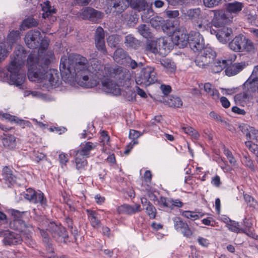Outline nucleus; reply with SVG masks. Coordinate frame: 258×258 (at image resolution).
I'll return each mask as SVG.
<instances>
[{"instance_id":"nucleus-1","label":"nucleus","mask_w":258,"mask_h":258,"mask_svg":"<svg viewBox=\"0 0 258 258\" xmlns=\"http://www.w3.org/2000/svg\"><path fill=\"white\" fill-rule=\"evenodd\" d=\"M49 57L41 54L39 51H32L28 56L27 66L28 77L31 81L48 82L51 87H57L61 80L64 82L75 78L78 84L84 88H93L98 84V81L91 79L89 81L88 61L87 58L77 53L70 54L68 57H61L60 61L59 73L57 70L49 69L48 67L50 63V58L53 53L49 52Z\"/></svg>"},{"instance_id":"nucleus-2","label":"nucleus","mask_w":258,"mask_h":258,"mask_svg":"<svg viewBox=\"0 0 258 258\" xmlns=\"http://www.w3.org/2000/svg\"><path fill=\"white\" fill-rule=\"evenodd\" d=\"M109 66H104L100 60L97 58H93L88 62L89 81L91 79L101 80L103 90L106 93L117 95L120 93V89L114 81L111 80L106 77L107 71L106 69L109 68Z\"/></svg>"},{"instance_id":"nucleus-3","label":"nucleus","mask_w":258,"mask_h":258,"mask_svg":"<svg viewBox=\"0 0 258 258\" xmlns=\"http://www.w3.org/2000/svg\"><path fill=\"white\" fill-rule=\"evenodd\" d=\"M19 52H14V58L8 68L10 73V80L12 83L17 86H21L26 79L25 74L21 71V68L24 64V60L22 58L23 48L20 47Z\"/></svg>"},{"instance_id":"nucleus-4","label":"nucleus","mask_w":258,"mask_h":258,"mask_svg":"<svg viewBox=\"0 0 258 258\" xmlns=\"http://www.w3.org/2000/svg\"><path fill=\"white\" fill-rule=\"evenodd\" d=\"M244 7L243 3L237 1L226 4L225 11H213L214 17L212 24L216 26L224 25L233 18L232 14H237Z\"/></svg>"},{"instance_id":"nucleus-5","label":"nucleus","mask_w":258,"mask_h":258,"mask_svg":"<svg viewBox=\"0 0 258 258\" xmlns=\"http://www.w3.org/2000/svg\"><path fill=\"white\" fill-rule=\"evenodd\" d=\"M230 49L235 52L246 51L248 53H254L256 48L252 41L242 34L236 37L228 44Z\"/></svg>"},{"instance_id":"nucleus-6","label":"nucleus","mask_w":258,"mask_h":258,"mask_svg":"<svg viewBox=\"0 0 258 258\" xmlns=\"http://www.w3.org/2000/svg\"><path fill=\"white\" fill-rule=\"evenodd\" d=\"M157 73L153 67L147 66L143 68L136 78V82L139 85L149 86L157 81Z\"/></svg>"},{"instance_id":"nucleus-7","label":"nucleus","mask_w":258,"mask_h":258,"mask_svg":"<svg viewBox=\"0 0 258 258\" xmlns=\"http://www.w3.org/2000/svg\"><path fill=\"white\" fill-rule=\"evenodd\" d=\"M217 54L215 51L210 47H205L200 51L196 58L195 62L197 66L201 68L209 66L216 58Z\"/></svg>"},{"instance_id":"nucleus-8","label":"nucleus","mask_w":258,"mask_h":258,"mask_svg":"<svg viewBox=\"0 0 258 258\" xmlns=\"http://www.w3.org/2000/svg\"><path fill=\"white\" fill-rule=\"evenodd\" d=\"M107 75L106 78H113L115 81L120 84H124V82L130 80L131 78V73L128 70L122 67H117L113 68L111 67L106 69Z\"/></svg>"},{"instance_id":"nucleus-9","label":"nucleus","mask_w":258,"mask_h":258,"mask_svg":"<svg viewBox=\"0 0 258 258\" xmlns=\"http://www.w3.org/2000/svg\"><path fill=\"white\" fill-rule=\"evenodd\" d=\"M44 222L47 223V230L54 238L58 241L63 240V242H66L69 235L67 230L63 226L54 222H48L47 220Z\"/></svg>"},{"instance_id":"nucleus-10","label":"nucleus","mask_w":258,"mask_h":258,"mask_svg":"<svg viewBox=\"0 0 258 258\" xmlns=\"http://www.w3.org/2000/svg\"><path fill=\"white\" fill-rule=\"evenodd\" d=\"M181 12L185 19L190 20L194 23L197 30L202 31L205 30V26L201 22V11L200 8L188 10L182 8L181 10Z\"/></svg>"},{"instance_id":"nucleus-11","label":"nucleus","mask_w":258,"mask_h":258,"mask_svg":"<svg viewBox=\"0 0 258 258\" xmlns=\"http://www.w3.org/2000/svg\"><path fill=\"white\" fill-rule=\"evenodd\" d=\"M24 197L30 202L39 204L41 207L45 208L47 205V201L44 194L40 190L36 191L32 188H28L24 194Z\"/></svg>"},{"instance_id":"nucleus-12","label":"nucleus","mask_w":258,"mask_h":258,"mask_svg":"<svg viewBox=\"0 0 258 258\" xmlns=\"http://www.w3.org/2000/svg\"><path fill=\"white\" fill-rule=\"evenodd\" d=\"M41 33L36 29L30 30L27 32L24 38L26 46L30 49L38 48L41 41Z\"/></svg>"},{"instance_id":"nucleus-13","label":"nucleus","mask_w":258,"mask_h":258,"mask_svg":"<svg viewBox=\"0 0 258 258\" xmlns=\"http://www.w3.org/2000/svg\"><path fill=\"white\" fill-rule=\"evenodd\" d=\"M81 17L83 20L90 21L93 23H98L103 18L104 14L100 11L88 7L83 10Z\"/></svg>"},{"instance_id":"nucleus-14","label":"nucleus","mask_w":258,"mask_h":258,"mask_svg":"<svg viewBox=\"0 0 258 258\" xmlns=\"http://www.w3.org/2000/svg\"><path fill=\"white\" fill-rule=\"evenodd\" d=\"M0 237L3 238V243L6 246H12L21 244V234L9 230L0 231Z\"/></svg>"},{"instance_id":"nucleus-15","label":"nucleus","mask_w":258,"mask_h":258,"mask_svg":"<svg viewBox=\"0 0 258 258\" xmlns=\"http://www.w3.org/2000/svg\"><path fill=\"white\" fill-rule=\"evenodd\" d=\"M189 38L188 45L194 52L200 51L205 47L204 38L199 32H191Z\"/></svg>"},{"instance_id":"nucleus-16","label":"nucleus","mask_w":258,"mask_h":258,"mask_svg":"<svg viewBox=\"0 0 258 258\" xmlns=\"http://www.w3.org/2000/svg\"><path fill=\"white\" fill-rule=\"evenodd\" d=\"M174 229L178 232H180L183 236L190 238L192 234V231L189 227L188 224L183 221L179 217H174L172 218Z\"/></svg>"},{"instance_id":"nucleus-17","label":"nucleus","mask_w":258,"mask_h":258,"mask_svg":"<svg viewBox=\"0 0 258 258\" xmlns=\"http://www.w3.org/2000/svg\"><path fill=\"white\" fill-rule=\"evenodd\" d=\"M94 41L96 49L103 55L107 54V50L104 40V31L101 27H98L95 32Z\"/></svg>"},{"instance_id":"nucleus-18","label":"nucleus","mask_w":258,"mask_h":258,"mask_svg":"<svg viewBox=\"0 0 258 258\" xmlns=\"http://www.w3.org/2000/svg\"><path fill=\"white\" fill-rule=\"evenodd\" d=\"M3 179L8 187L14 186L17 183L18 178L14 171L9 166H5L2 171Z\"/></svg>"},{"instance_id":"nucleus-19","label":"nucleus","mask_w":258,"mask_h":258,"mask_svg":"<svg viewBox=\"0 0 258 258\" xmlns=\"http://www.w3.org/2000/svg\"><path fill=\"white\" fill-rule=\"evenodd\" d=\"M189 34L178 32L173 34L172 39L173 42L180 48H184L188 44Z\"/></svg>"},{"instance_id":"nucleus-20","label":"nucleus","mask_w":258,"mask_h":258,"mask_svg":"<svg viewBox=\"0 0 258 258\" xmlns=\"http://www.w3.org/2000/svg\"><path fill=\"white\" fill-rule=\"evenodd\" d=\"M162 22L163 20L161 17L155 16L153 17L149 23L151 24L153 28L156 29H159L162 26L164 31H166L167 33H171L173 31V26L170 25L169 23L162 25Z\"/></svg>"},{"instance_id":"nucleus-21","label":"nucleus","mask_w":258,"mask_h":258,"mask_svg":"<svg viewBox=\"0 0 258 258\" xmlns=\"http://www.w3.org/2000/svg\"><path fill=\"white\" fill-rule=\"evenodd\" d=\"M117 211L119 214L133 215L141 211V206L139 204H135L132 206L128 204H123L117 209Z\"/></svg>"},{"instance_id":"nucleus-22","label":"nucleus","mask_w":258,"mask_h":258,"mask_svg":"<svg viewBox=\"0 0 258 258\" xmlns=\"http://www.w3.org/2000/svg\"><path fill=\"white\" fill-rule=\"evenodd\" d=\"M96 147V145L92 142H86L82 144L80 149L76 152V155L84 158H88L90 156L91 151Z\"/></svg>"},{"instance_id":"nucleus-23","label":"nucleus","mask_w":258,"mask_h":258,"mask_svg":"<svg viewBox=\"0 0 258 258\" xmlns=\"http://www.w3.org/2000/svg\"><path fill=\"white\" fill-rule=\"evenodd\" d=\"M130 0H112L111 5L114 9L113 12L120 14L123 12L130 6Z\"/></svg>"},{"instance_id":"nucleus-24","label":"nucleus","mask_w":258,"mask_h":258,"mask_svg":"<svg viewBox=\"0 0 258 258\" xmlns=\"http://www.w3.org/2000/svg\"><path fill=\"white\" fill-rule=\"evenodd\" d=\"M162 43L163 45L165 44V41L163 39L159 38L156 41H151L148 42L145 47V50L147 52H150L154 54H157L160 50V44Z\"/></svg>"},{"instance_id":"nucleus-25","label":"nucleus","mask_w":258,"mask_h":258,"mask_svg":"<svg viewBox=\"0 0 258 258\" xmlns=\"http://www.w3.org/2000/svg\"><path fill=\"white\" fill-rule=\"evenodd\" d=\"M245 67V62L234 63L226 69V75L228 76L235 75L241 72Z\"/></svg>"},{"instance_id":"nucleus-26","label":"nucleus","mask_w":258,"mask_h":258,"mask_svg":"<svg viewBox=\"0 0 258 258\" xmlns=\"http://www.w3.org/2000/svg\"><path fill=\"white\" fill-rule=\"evenodd\" d=\"M21 243L24 242L28 246L35 248L37 246L35 240L33 238L31 232L22 230L21 233Z\"/></svg>"},{"instance_id":"nucleus-27","label":"nucleus","mask_w":258,"mask_h":258,"mask_svg":"<svg viewBox=\"0 0 258 258\" xmlns=\"http://www.w3.org/2000/svg\"><path fill=\"white\" fill-rule=\"evenodd\" d=\"M243 89L250 95L251 93L255 92L257 89L258 80L248 78L243 85Z\"/></svg>"},{"instance_id":"nucleus-28","label":"nucleus","mask_w":258,"mask_h":258,"mask_svg":"<svg viewBox=\"0 0 258 258\" xmlns=\"http://www.w3.org/2000/svg\"><path fill=\"white\" fill-rule=\"evenodd\" d=\"M227 65L226 60L215 59L209 66L211 67V72L216 74L221 72Z\"/></svg>"},{"instance_id":"nucleus-29","label":"nucleus","mask_w":258,"mask_h":258,"mask_svg":"<svg viewBox=\"0 0 258 258\" xmlns=\"http://www.w3.org/2000/svg\"><path fill=\"white\" fill-rule=\"evenodd\" d=\"M166 104L169 107L180 108L182 106V101L181 98L177 96L170 95L164 99Z\"/></svg>"},{"instance_id":"nucleus-30","label":"nucleus","mask_w":258,"mask_h":258,"mask_svg":"<svg viewBox=\"0 0 258 258\" xmlns=\"http://www.w3.org/2000/svg\"><path fill=\"white\" fill-rule=\"evenodd\" d=\"M86 213L88 215V220L90 222L91 226L95 229L101 227V222L97 217V213L96 211L87 209Z\"/></svg>"},{"instance_id":"nucleus-31","label":"nucleus","mask_w":258,"mask_h":258,"mask_svg":"<svg viewBox=\"0 0 258 258\" xmlns=\"http://www.w3.org/2000/svg\"><path fill=\"white\" fill-rule=\"evenodd\" d=\"M124 43L126 47L134 49H138L140 46V42L132 34L125 36Z\"/></svg>"},{"instance_id":"nucleus-32","label":"nucleus","mask_w":258,"mask_h":258,"mask_svg":"<svg viewBox=\"0 0 258 258\" xmlns=\"http://www.w3.org/2000/svg\"><path fill=\"white\" fill-rule=\"evenodd\" d=\"M130 6L134 9L141 12L149 6L145 0H130Z\"/></svg>"},{"instance_id":"nucleus-33","label":"nucleus","mask_w":258,"mask_h":258,"mask_svg":"<svg viewBox=\"0 0 258 258\" xmlns=\"http://www.w3.org/2000/svg\"><path fill=\"white\" fill-rule=\"evenodd\" d=\"M204 91L207 94L211 96L213 99H218L220 96V93L218 90L215 88L210 83H206L203 85Z\"/></svg>"},{"instance_id":"nucleus-34","label":"nucleus","mask_w":258,"mask_h":258,"mask_svg":"<svg viewBox=\"0 0 258 258\" xmlns=\"http://www.w3.org/2000/svg\"><path fill=\"white\" fill-rule=\"evenodd\" d=\"M6 137L2 139V143L4 146L9 149H14L16 145V138L12 135H6Z\"/></svg>"},{"instance_id":"nucleus-35","label":"nucleus","mask_w":258,"mask_h":258,"mask_svg":"<svg viewBox=\"0 0 258 258\" xmlns=\"http://www.w3.org/2000/svg\"><path fill=\"white\" fill-rule=\"evenodd\" d=\"M122 38L121 35L118 34H112L107 38L108 45L111 48H115L118 46L122 41Z\"/></svg>"},{"instance_id":"nucleus-36","label":"nucleus","mask_w":258,"mask_h":258,"mask_svg":"<svg viewBox=\"0 0 258 258\" xmlns=\"http://www.w3.org/2000/svg\"><path fill=\"white\" fill-rule=\"evenodd\" d=\"M141 18L143 22L145 23H149L152 19L154 16V11L152 8L148 6L147 8L142 11Z\"/></svg>"},{"instance_id":"nucleus-37","label":"nucleus","mask_w":258,"mask_h":258,"mask_svg":"<svg viewBox=\"0 0 258 258\" xmlns=\"http://www.w3.org/2000/svg\"><path fill=\"white\" fill-rule=\"evenodd\" d=\"M45 220H46L42 221V222H43L42 224V225L43 224L47 225V223H46L44 222ZM37 229L39 231V233H40L41 237L42 239V241H43L44 244H46L47 243L51 242V238L49 237V235L47 232V231H48L47 230V228H46V230H45V229L42 228L41 226L39 225V226L37 227Z\"/></svg>"},{"instance_id":"nucleus-38","label":"nucleus","mask_w":258,"mask_h":258,"mask_svg":"<svg viewBox=\"0 0 258 258\" xmlns=\"http://www.w3.org/2000/svg\"><path fill=\"white\" fill-rule=\"evenodd\" d=\"M232 33L231 29L224 27L219 33L217 34V39L221 42L225 43L229 39L230 34Z\"/></svg>"},{"instance_id":"nucleus-39","label":"nucleus","mask_w":258,"mask_h":258,"mask_svg":"<svg viewBox=\"0 0 258 258\" xmlns=\"http://www.w3.org/2000/svg\"><path fill=\"white\" fill-rule=\"evenodd\" d=\"M204 215V214L201 212L190 211H184L181 214L182 216L192 221H195L202 217Z\"/></svg>"},{"instance_id":"nucleus-40","label":"nucleus","mask_w":258,"mask_h":258,"mask_svg":"<svg viewBox=\"0 0 258 258\" xmlns=\"http://www.w3.org/2000/svg\"><path fill=\"white\" fill-rule=\"evenodd\" d=\"M75 163L76 168L80 172L85 169V167L87 166L88 162L86 158L82 157L76 155Z\"/></svg>"},{"instance_id":"nucleus-41","label":"nucleus","mask_w":258,"mask_h":258,"mask_svg":"<svg viewBox=\"0 0 258 258\" xmlns=\"http://www.w3.org/2000/svg\"><path fill=\"white\" fill-rule=\"evenodd\" d=\"M129 55L121 48H117L114 52L113 58L118 62L120 59H127Z\"/></svg>"},{"instance_id":"nucleus-42","label":"nucleus","mask_w":258,"mask_h":258,"mask_svg":"<svg viewBox=\"0 0 258 258\" xmlns=\"http://www.w3.org/2000/svg\"><path fill=\"white\" fill-rule=\"evenodd\" d=\"M121 16L123 18L124 21L126 22L129 26H133L135 25L138 22V19L136 15L131 13H125L122 15Z\"/></svg>"},{"instance_id":"nucleus-43","label":"nucleus","mask_w":258,"mask_h":258,"mask_svg":"<svg viewBox=\"0 0 258 258\" xmlns=\"http://www.w3.org/2000/svg\"><path fill=\"white\" fill-rule=\"evenodd\" d=\"M46 249V253L43 255L46 258H57V254L55 253L53 245L51 242L47 243L44 244Z\"/></svg>"},{"instance_id":"nucleus-44","label":"nucleus","mask_w":258,"mask_h":258,"mask_svg":"<svg viewBox=\"0 0 258 258\" xmlns=\"http://www.w3.org/2000/svg\"><path fill=\"white\" fill-rule=\"evenodd\" d=\"M139 33L144 38H149L152 37L149 27L145 24L140 25L138 27Z\"/></svg>"},{"instance_id":"nucleus-45","label":"nucleus","mask_w":258,"mask_h":258,"mask_svg":"<svg viewBox=\"0 0 258 258\" xmlns=\"http://www.w3.org/2000/svg\"><path fill=\"white\" fill-rule=\"evenodd\" d=\"M227 228L230 231L236 233H246L245 229L240 228L239 223L234 221L231 220L228 223Z\"/></svg>"},{"instance_id":"nucleus-46","label":"nucleus","mask_w":258,"mask_h":258,"mask_svg":"<svg viewBox=\"0 0 258 258\" xmlns=\"http://www.w3.org/2000/svg\"><path fill=\"white\" fill-rule=\"evenodd\" d=\"M38 24L37 21L34 18L29 17L23 21L21 26L23 30H25V28L36 27Z\"/></svg>"},{"instance_id":"nucleus-47","label":"nucleus","mask_w":258,"mask_h":258,"mask_svg":"<svg viewBox=\"0 0 258 258\" xmlns=\"http://www.w3.org/2000/svg\"><path fill=\"white\" fill-rule=\"evenodd\" d=\"M10 212L12 216H14V224H20L21 227H22V225H23L24 226L25 225L24 222L20 219L22 216V213L20 211H19L18 210L12 209L11 210Z\"/></svg>"},{"instance_id":"nucleus-48","label":"nucleus","mask_w":258,"mask_h":258,"mask_svg":"<svg viewBox=\"0 0 258 258\" xmlns=\"http://www.w3.org/2000/svg\"><path fill=\"white\" fill-rule=\"evenodd\" d=\"M65 222L68 228L70 229L71 233L74 237H76L78 233V230L76 227H74L73 221L69 216L65 218Z\"/></svg>"},{"instance_id":"nucleus-49","label":"nucleus","mask_w":258,"mask_h":258,"mask_svg":"<svg viewBox=\"0 0 258 258\" xmlns=\"http://www.w3.org/2000/svg\"><path fill=\"white\" fill-rule=\"evenodd\" d=\"M182 131L194 139H198L199 137L198 133L192 127L189 126H184L181 127Z\"/></svg>"},{"instance_id":"nucleus-50","label":"nucleus","mask_w":258,"mask_h":258,"mask_svg":"<svg viewBox=\"0 0 258 258\" xmlns=\"http://www.w3.org/2000/svg\"><path fill=\"white\" fill-rule=\"evenodd\" d=\"M20 38V32L18 30H13L11 31L7 37L8 43L13 44L15 43Z\"/></svg>"},{"instance_id":"nucleus-51","label":"nucleus","mask_w":258,"mask_h":258,"mask_svg":"<svg viewBox=\"0 0 258 258\" xmlns=\"http://www.w3.org/2000/svg\"><path fill=\"white\" fill-rule=\"evenodd\" d=\"M243 164L251 169V170L254 169V166L252 160L250 158V157L248 153H243V158L242 159Z\"/></svg>"},{"instance_id":"nucleus-52","label":"nucleus","mask_w":258,"mask_h":258,"mask_svg":"<svg viewBox=\"0 0 258 258\" xmlns=\"http://www.w3.org/2000/svg\"><path fill=\"white\" fill-rule=\"evenodd\" d=\"M141 136V134L139 132L134 130H131L130 131L129 138L132 140V145L131 148H133V146L138 143L137 141V139Z\"/></svg>"},{"instance_id":"nucleus-53","label":"nucleus","mask_w":258,"mask_h":258,"mask_svg":"<svg viewBox=\"0 0 258 258\" xmlns=\"http://www.w3.org/2000/svg\"><path fill=\"white\" fill-rule=\"evenodd\" d=\"M146 212L150 219H155L156 216L157 211L156 208L151 204L145 208Z\"/></svg>"},{"instance_id":"nucleus-54","label":"nucleus","mask_w":258,"mask_h":258,"mask_svg":"<svg viewBox=\"0 0 258 258\" xmlns=\"http://www.w3.org/2000/svg\"><path fill=\"white\" fill-rule=\"evenodd\" d=\"M3 117L6 119L9 120L11 122H16L18 124H21L22 122H24L25 121L23 120L19 119L18 118L16 117L15 116H13L8 113H4L3 114Z\"/></svg>"},{"instance_id":"nucleus-55","label":"nucleus","mask_w":258,"mask_h":258,"mask_svg":"<svg viewBox=\"0 0 258 258\" xmlns=\"http://www.w3.org/2000/svg\"><path fill=\"white\" fill-rule=\"evenodd\" d=\"M222 0H203L204 5L208 8H214L221 3Z\"/></svg>"},{"instance_id":"nucleus-56","label":"nucleus","mask_w":258,"mask_h":258,"mask_svg":"<svg viewBox=\"0 0 258 258\" xmlns=\"http://www.w3.org/2000/svg\"><path fill=\"white\" fill-rule=\"evenodd\" d=\"M160 62L163 66L167 69H170L172 70H174L176 68L174 62H172L170 59L168 58L163 59L160 61Z\"/></svg>"},{"instance_id":"nucleus-57","label":"nucleus","mask_w":258,"mask_h":258,"mask_svg":"<svg viewBox=\"0 0 258 258\" xmlns=\"http://www.w3.org/2000/svg\"><path fill=\"white\" fill-rule=\"evenodd\" d=\"M159 204L164 207L171 209V198H167L164 197H161L159 201Z\"/></svg>"},{"instance_id":"nucleus-58","label":"nucleus","mask_w":258,"mask_h":258,"mask_svg":"<svg viewBox=\"0 0 258 258\" xmlns=\"http://www.w3.org/2000/svg\"><path fill=\"white\" fill-rule=\"evenodd\" d=\"M49 46V39L47 37H44L42 39L41 36V41H40V45L39 46V50H46Z\"/></svg>"},{"instance_id":"nucleus-59","label":"nucleus","mask_w":258,"mask_h":258,"mask_svg":"<svg viewBox=\"0 0 258 258\" xmlns=\"http://www.w3.org/2000/svg\"><path fill=\"white\" fill-rule=\"evenodd\" d=\"M126 61L128 63V67L132 68V69H135L138 67H141L143 66L142 62L137 63L135 60L132 59L131 56H127Z\"/></svg>"},{"instance_id":"nucleus-60","label":"nucleus","mask_w":258,"mask_h":258,"mask_svg":"<svg viewBox=\"0 0 258 258\" xmlns=\"http://www.w3.org/2000/svg\"><path fill=\"white\" fill-rule=\"evenodd\" d=\"M224 153L227 157L230 163L231 164L234 165L236 163V160L233 155H232V152L228 149H225L224 150Z\"/></svg>"},{"instance_id":"nucleus-61","label":"nucleus","mask_w":258,"mask_h":258,"mask_svg":"<svg viewBox=\"0 0 258 258\" xmlns=\"http://www.w3.org/2000/svg\"><path fill=\"white\" fill-rule=\"evenodd\" d=\"M249 95L245 90L242 93L237 94L235 96V99L238 101H245L246 99H248Z\"/></svg>"},{"instance_id":"nucleus-62","label":"nucleus","mask_w":258,"mask_h":258,"mask_svg":"<svg viewBox=\"0 0 258 258\" xmlns=\"http://www.w3.org/2000/svg\"><path fill=\"white\" fill-rule=\"evenodd\" d=\"M89 131L84 130V133L81 134L82 138L90 139L92 138V131L94 130V126L93 125L91 126H88Z\"/></svg>"},{"instance_id":"nucleus-63","label":"nucleus","mask_w":258,"mask_h":258,"mask_svg":"<svg viewBox=\"0 0 258 258\" xmlns=\"http://www.w3.org/2000/svg\"><path fill=\"white\" fill-rule=\"evenodd\" d=\"M110 138L107 132L102 131L101 134L100 140L103 145L107 144L109 141Z\"/></svg>"},{"instance_id":"nucleus-64","label":"nucleus","mask_w":258,"mask_h":258,"mask_svg":"<svg viewBox=\"0 0 258 258\" xmlns=\"http://www.w3.org/2000/svg\"><path fill=\"white\" fill-rule=\"evenodd\" d=\"M165 13L169 18H175L179 16V11L178 10H166Z\"/></svg>"}]
</instances>
